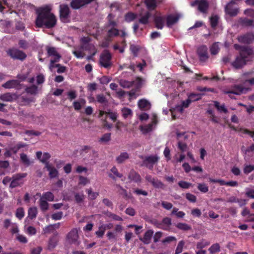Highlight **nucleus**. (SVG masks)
Here are the masks:
<instances>
[{
	"instance_id": "obj_56",
	"label": "nucleus",
	"mask_w": 254,
	"mask_h": 254,
	"mask_svg": "<svg viewBox=\"0 0 254 254\" xmlns=\"http://www.w3.org/2000/svg\"><path fill=\"white\" fill-rule=\"evenodd\" d=\"M143 81L144 80L142 78L140 77H137L135 81H133V85H135L136 88L139 89L141 87Z\"/></svg>"
},
{
	"instance_id": "obj_6",
	"label": "nucleus",
	"mask_w": 254,
	"mask_h": 254,
	"mask_svg": "<svg viewBox=\"0 0 254 254\" xmlns=\"http://www.w3.org/2000/svg\"><path fill=\"white\" fill-rule=\"evenodd\" d=\"M145 180L150 183L152 186L156 189H165V185L156 177H153L150 175H147L145 176Z\"/></svg>"
},
{
	"instance_id": "obj_43",
	"label": "nucleus",
	"mask_w": 254,
	"mask_h": 254,
	"mask_svg": "<svg viewBox=\"0 0 254 254\" xmlns=\"http://www.w3.org/2000/svg\"><path fill=\"white\" fill-rule=\"evenodd\" d=\"M27 176L26 173H18L12 176V179L13 180H16L18 182H22L21 181L22 179L25 178Z\"/></svg>"
},
{
	"instance_id": "obj_34",
	"label": "nucleus",
	"mask_w": 254,
	"mask_h": 254,
	"mask_svg": "<svg viewBox=\"0 0 254 254\" xmlns=\"http://www.w3.org/2000/svg\"><path fill=\"white\" fill-rule=\"evenodd\" d=\"M219 16L217 15H212L210 18V22L212 28H215L218 24Z\"/></svg>"
},
{
	"instance_id": "obj_5",
	"label": "nucleus",
	"mask_w": 254,
	"mask_h": 254,
	"mask_svg": "<svg viewBox=\"0 0 254 254\" xmlns=\"http://www.w3.org/2000/svg\"><path fill=\"white\" fill-rule=\"evenodd\" d=\"M7 54L13 59L21 61H24L27 57L24 52L15 48L8 49L7 51Z\"/></svg>"
},
{
	"instance_id": "obj_41",
	"label": "nucleus",
	"mask_w": 254,
	"mask_h": 254,
	"mask_svg": "<svg viewBox=\"0 0 254 254\" xmlns=\"http://www.w3.org/2000/svg\"><path fill=\"white\" fill-rule=\"evenodd\" d=\"M41 198H43V199L45 200L52 201L54 200V196L51 192L47 191L43 194Z\"/></svg>"
},
{
	"instance_id": "obj_14",
	"label": "nucleus",
	"mask_w": 254,
	"mask_h": 254,
	"mask_svg": "<svg viewBox=\"0 0 254 254\" xmlns=\"http://www.w3.org/2000/svg\"><path fill=\"white\" fill-rule=\"evenodd\" d=\"M244 88L241 85H234L231 89L224 91L225 94H233L240 95L243 93Z\"/></svg>"
},
{
	"instance_id": "obj_59",
	"label": "nucleus",
	"mask_w": 254,
	"mask_h": 254,
	"mask_svg": "<svg viewBox=\"0 0 254 254\" xmlns=\"http://www.w3.org/2000/svg\"><path fill=\"white\" fill-rule=\"evenodd\" d=\"M51 158V155L48 152H45L43 154V157L40 159V161L45 163L46 165L47 163H49L48 160Z\"/></svg>"
},
{
	"instance_id": "obj_4",
	"label": "nucleus",
	"mask_w": 254,
	"mask_h": 254,
	"mask_svg": "<svg viewBox=\"0 0 254 254\" xmlns=\"http://www.w3.org/2000/svg\"><path fill=\"white\" fill-rule=\"evenodd\" d=\"M140 158L143 159L142 165L150 170H152L154 165L157 163L159 159L157 155H150L144 157L141 156Z\"/></svg>"
},
{
	"instance_id": "obj_38",
	"label": "nucleus",
	"mask_w": 254,
	"mask_h": 254,
	"mask_svg": "<svg viewBox=\"0 0 254 254\" xmlns=\"http://www.w3.org/2000/svg\"><path fill=\"white\" fill-rule=\"evenodd\" d=\"M161 222L163 227L166 228V229H163L164 230H168L172 224L171 219L167 217L164 218Z\"/></svg>"
},
{
	"instance_id": "obj_63",
	"label": "nucleus",
	"mask_w": 254,
	"mask_h": 254,
	"mask_svg": "<svg viewBox=\"0 0 254 254\" xmlns=\"http://www.w3.org/2000/svg\"><path fill=\"white\" fill-rule=\"evenodd\" d=\"M63 216V212L62 211H59L55 213L52 215V218L55 220H58L62 219Z\"/></svg>"
},
{
	"instance_id": "obj_61",
	"label": "nucleus",
	"mask_w": 254,
	"mask_h": 254,
	"mask_svg": "<svg viewBox=\"0 0 254 254\" xmlns=\"http://www.w3.org/2000/svg\"><path fill=\"white\" fill-rule=\"evenodd\" d=\"M133 193L136 194L137 195H142L144 196H147L148 195V192L146 190H142L139 189H135L133 190Z\"/></svg>"
},
{
	"instance_id": "obj_10",
	"label": "nucleus",
	"mask_w": 254,
	"mask_h": 254,
	"mask_svg": "<svg viewBox=\"0 0 254 254\" xmlns=\"http://www.w3.org/2000/svg\"><path fill=\"white\" fill-rule=\"evenodd\" d=\"M67 240L70 244L78 246L80 242L78 241V235L77 230L76 229L71 230L67 235Z\"/></svg>"
},
{
	"instance_id": "obj_31",
	"label": "nucleus",
	"mask_w": 254,
	"mask_h": 254,
	"mask_svg": "<svg viewBox=\"0 0 254 254\" xmlns=\"http://www.w3.org/2000/svg\"><path fill=\"white\" fill-rule=\"evenodd\" d=\"M20 161L25 166H29L31 162L30 159L28 158L27 155L23 153L20 154Z\"/></svg>"
},
{
	"instance_id": "obj_44",
	"label": "nucleus",
	"mask_w": 254,
	"mask_h": 254,
	"mask_svg": "<svg viewBox=\"0 0 254 254\" xmlns=\"http://www.w3.org/2000/svg\"><path fill=\"white\" fill-rule=\"evenodd\" d=\"M210 253L214 254L220 251V246L218 243L213 244L208 249Z\"/></svg>"
},
{
	"instance_id": "obj_13",
	"label": "nucleus",
	"mask_w": 254,
	"mask_h": 254,
	"mask_svg": "<svg viewBox=\"0 0 254 254\" xmlns=\"http://www.w3.org/2000/svg\"><path fill=\"white\" fill-rule=\"evenodd\" d=\"M166 15L159 14L154 17L155 27L158 29H162L164 26Z\"/></svg>"
},
{
	"instance_id": "obj_20",
	"label": "nucleus",
	"mask_w": 254,
	"mask_h": 254,
	"mask_svg": "<svg viewBox=\"0 0 254 254\" xmlns=\"http://www.w3.org/2000/svg\"><path fill=\"white\" fill-rule=\"evenodd\" d=\"M17 95L15 93H6L0 96V99L3 101L12 102L16 100Z\"/></svg>"
},
{
	"instance_id": "obj_22",
	"label": "nucleus",
	"mask_w": 254,
	"mask_h": 254,
	"mask_svg": "<svg viewBox=\"0 0 254 254\" xmlns=\"http://www.w3.org/2000/svg\"><path fill=\"white\" fill-rule=\"evenodd\" d=\"M179 16L178 15H173L169 14L166 15V25L168 27H170L176 23L179 20Z\"/></svg>"
},
{
	"instance_id": "obj_60",
	"label": "nucleus",
	"mask_w": 254,
	"mask_h": 254,
	"mask_svg": "<svg viewBox=\"0 0 254 254\" xmlns=\"http://www.w3.org/2000/svg\"><path fill=\"white\" fill-rule=\"evenodd\" d=\"M177 239L175 237L170 236L166 237L162 241L163 244H169L173 241H176Z\"/></svg>"
},
{
	"instance_id": "obj_33",
	"label": "nucleus",
	"mask_w": 254,
	"mask_h": 254,
	"mask_svg": "<svg viewBox=\"0 0 254 254\" xmlns=\"http://www.w3.org/2000/svg\"><path fill=\"white\" fill-rule=\"evenodd\" d=\"M57 242L58 241L56 237L53 236L50 238L48 243V249L50 250L54 249L57 245Z\"/></svg>"
},
{
	"instance_id": "obj_54",
	"label": "nucleus",
	"mask_w": 254,
	"mask_h": 254,
	"mask_svg": "<svg viewBox=\"0 0 254 254\" xmlns=\"http://www.w3.org/2000/svg\"><path fill=\"white\" fill-rule=\"evenodd\" d=\"M123 116L124 118H127L129 116L132 115V112L128 108H124L122 110Z\"/></svg>"
},
{
	"instance_id": "obj_21",
	"label": "nucleus",
	"mask_w": 254,
	"mask_h": 254,
	"mask_svg": "<svg viewBox=\"0 0 254 254\" xmlns=\"http://www.w3.org/2000/svg\"><path fill=\"white\" fill-rule=\"evenodd\" d=\"M153 233L154 231L152 230H148L145 232L143 238H140V241L144 244H149L151 242Z\"/></svg>"
},
{
	"instance_id": "obj_36",
	"label": "nucleus",
	"mask_w": 254,
	"mask_h": 254,
	"mask_svg": "<svg viewBox=\"0 0 254 254\" xmlns=\"http://www.w3.org/2000/svg\"><path fill=\"white\" fill-rule=\"evenodd\" d=\"M25 91L31 95H35L38 92V87L35 85H32L30 86L27 87L25 89Z\"/></svg>"
},
{
	"instance_id": "obj_39",
	"label": "nucleus",
	"mask_w": 254,
	"mask_h": 254,
	"mask_svg": "<svg viewBox=\"0 0 254 254\" xmlns=\"http://www.w3.org/2000/svg\"><path fill=\"white\" fill-rule=\"evenodd\" d=\"M39 205L42 211H46L49 209V203L47 201L40 198L39 200Z\"/></svg>"
},
{
	"instance_id": "obj_3",
	"label": "nucleus",
	"mask_w": 254,
	"mask_h": 254,
	"mask_svg": "<svg viewBox=\"0 0 254 254\" xmlns=\"http://www.w3.org/2000/svg\"><path fill=\"white\" fill-rule=\"evenodd\" d=\"M112 55L109 50H104L100 55L99 63L101 66L107 69H110L112 65Z\"/></svg>"
},
{
	"instance_id": "obj_29",
	"label": "nucleus",
	"mask_w": 254,
	"mask_h": 254,
	"mask_svg": "<svg viewBox=\"0 0 254 254\" xmlns=\"http://www.w3.org/2000/svg\"><path fill=\"white\" fill-rule=\"evenodd\" d=\"M129 158V155L127 152H123L116 158V161L119 164L123 163L126 160Z\"/></svg>"
},
{
	"instance_id": "obj_16",
	"label": "nucleus",
	"mask_w": 254,
	"mask_h": 254,
	"mask_svg": "<svg viewBox=\"0 0 254 254\" xmlns=\"http://www.w3.org/2000/svg\"><path fill=\"white\" fill-rule=\"evenodd\" d=\"M120 35V30L115 27H111L107 31L106 40L108 42L111 41L113 38Z\"/></svg>"
},
{
	"instance_id": "obj_15",
	"label": "nucleus",
	"mask_w": 254,
	"mask_h": 254,
	"mask_svg": "<svg viewBox=\"0 0 254 254\" xmlns=\"http://www.w3.org/2000/svg\"><path fill=\"white\" fill-rule=\"evenodd\" d=\"M209 180L210 182L212 183H219L221 186L226 185L231 187H237L238 185V183L237 181H231L229 182H225L223 180L214 179L210 178H209Z\"/></svg>"
},
{
	"instance_id": "obj_62",
	"label": "nucleus",
	"mask_w": 254,
	"mask_h": 254,
	"mask_svg": "<svg viewBox=\"0 0 254 254\" xmlns=\"http://www.w3.org/2000/svg\"><path fill=\"white\" fill-rule=\"evenodd\" d=\"M97 79H99L101 84H107L111 80L110 78L107 76H103L101 78H98Z\"/></svg>"
},
{
	"instance_id": "obj_19",
	"label": "nucleus",
	"mask_w": 254,
	"mask_h": 254,
	"mask_svg": "<svg viewBox=\"0 0 254 254\" xmlns=\"http://www.w3.org/2000/svg\"><path fill=\"white\" fill-rule=\"evenodd\" d=\"M20 85V82L18 80H10L6 81L2 85V87L6 89L17 88Z\"/></svg>"
},
{
	"instance_id": "obj_57",
	"label": "nucleus",
	"mask_w": 254,
	"mask_h": 254,
	"mask_svg": "<svg viewBox=\"0 0 254 254\" xmlns=\"http://www.w3.org/2000/svg\"><path fill=\"white\" fill-rule=\"evenodd\" d=\"M184 244L185 243L183 241H181L179 242L175 251V254H179L182 252Z\"/></svg>"
},
{
	"instance_id": "obj_18",
	"label": "nucleus",
	"mask_w": 254,
	"mask_h": 254,
	"mask_svg": "<svg viewBox=\"0 0 254 254\" xmlns=\"http://www.w3.org/2000/svg\"><path fill=\"white\" fill-rule=\"evenodd\" d=\"M128 178L131 181L137 183H140L141 180L140 175L133 169L130 171L128 175Z\"/></svg>"
},
{
	"instance_id": "obj_48",
	"label": "nucleus",
	"mask_w": 254,
	"mask_h": 254,
	"mask_svg": "<svg viewBox=\"0 0 254 254\" xmlns=\"http://www.w3.org/2000/svg\"><path fill=\"white\" fill-rule=\"evenodd\" d=\"M209 245L210 242L203 239L197 243L196 248L197 249H202Z\"/></svg>"
},
{
	"instance_id": "obj_24",
	"label": "nucleus",
	"mask_w": 254,
	"mask_h": 254,
	"mask_svg": "<svg viewBox=\"0 0 254 254\" xmlns=\"http://www.w3.org/2000/svg\"><path fill=\"white\" fill-rule=\"evenodd\" d=\"M45 168L49 172V175L51 179L58 177L59 174L58 171L54 167L52 166L49 163H47L46 165H45Z\"/></svg>"
},
{
	"instance_id": "obj_53",
	"label": "nucleus",
	"mask_w": 254,
	"mask_h": 254,
	"mask_svg": "<svg viewBox=\"0 0 254 254\" xmlns=\"http://www.w3.org/2000/svg\"><path fill=\"white\" fill-rule=\"evenodd\" d=\"M88 197L91 200H94L98 196L99 193L93 192L91 189H88L86 190Z\"/></svg>"
},
{
	"instance_id": "obj_28",
	"label": "nucleus",
	"mask_w": 254,
	"mask_h": 254,
	"mask_svg": "<svg viewBox=\"0 0 254 254\" xmlns=\"http://www.w3.org/2000/svg\"><path fill=\"white\" fill-rule=\"evenodd\" d=\"M214 105L217 110L220 113L223 112L225 114H227L228 112L224 104L220 105L218 101H214Z\"/></svg>"
},
{
	"instance_id": "obj_49",
	"label": "nucleus",
	"mask_w": 254,
	"mask_h": 254,
	"mask_svg": "<svg viewBox=\"0 0 254 254\" xmlns=\"http://www.w3.org/2000/svg\"><path fill=\"white\" fill-rule=\"evenodd\" d=\"M145 3L148 9L153 10L156 7L155 0H145Z\"/></svg>"
},
{
	"instance_id": "obj_50",
	"label": "nucleus",
	"mask_w": 254,
	"mask_h": 254,
	"mask_svg": "<svg viewBox=\"0 0 254 254\" xmlns=\"http://www.w3.org/2000/svg\"><path fill=\"white\" fill-rule=\"evenodd\" d=\"M24 211L22 207H19L16 209L15 215L19 220H21L24 216Z\"/></svg>"
},
{
	"instance_id": "obj_8",
	"label": "nucleus",
	"mask_w": 254,
	"mask_h": 254,
	"mask_svg": "<svg viewBox=\"0 0 254 254\" xmlns=\"http://www.w3.org/2000/svg\"><path fill=\"white\" fill-rule=\"evenodd\" d=\"M197 54L201 62L206 61L209 57L208 48L205 45H202L199 47L197 50Z\"/></svg>"
},
{
	"instance_id": "obj_17",
	"label": "nucleus",
	"mask_w": 254,
	"mask_h": 254,
	"mask_svg": "<svg viewBox=\"0 0 254 254\" xmlns=\"http://www.w3.org/2000/svg\"><path fill=\"white\" fill-rule=\"evenodd\" d=\"M238 23L244 27H254V20L247 17H241L238 20Z\"/></svg>"
},
{
	"instance_id": "obj_55",
	"label": "nucleus",
	"mask_w": 254,
	"mask_h": 254,
	"mask_svg": "<svg viewBox=\"0 0 254 254\" xmlns=\"http://www.w3.org/2000/svg\"><path fill=\"white\" fill-rule=\"evenodd\" d=\"M197 189L199 190L203 193L207 192L209 189L208 187L205 184H198L197 186Z\"/></svg>"
},
{
	"instance_id": "obj_25",
	"label": "nucleus",
	"mask_w": 254,
	"mask_h": 254,
	"mask_svg": "<svg viewBox=\"0 0 254 254\" xmlns=\"http://www.w3.org/2000/svg\"><path fill=\"white\" fill-rule=\"evenodd\" d=\"M138 106L141 110H147L150 108V102L146 99H140L138 102Z\"/></svg>"
},
{
	"instance_id": "obj_42",
	"label": "nucleus",
	"mask_w": 254,
	"mask_h": 254,
	"mask_svg": "<svg viewBox=\"0 0 254 254\" xmlns=\"http://www.w3.org/2000/svg\"><path fill=\"white\" fill-rule=\"evenodd\" d=\"M176 227L178 229L183 231H188L191 229L190 226L184 223H179L176 225Z\"/></svg>"
},
{
	"instance_id": "obj_35",
	"label": "nucleus",
	"mask_w": 254,
	"mask_h": 254,
	"mask_svg": "<svg viewBox=\"0 0 254 254\" xmlns=\"http://www.w3.org/2000/svg\"><path fill=\"white\" fill-rule=\"evenodd\" d=\"M220 49L218 46V43H214L210 48L211 54L212 55H217L219 52Z\"/></svg>"
},
{
	"instance_id": "obj_47",
	"label": "nucleus",
	"mask_w": 254,
	"mask_h": 254,
	"mask_svg": "<svg viewBox=\"0 0 254 254\" xmlns=\"http://www.w3.org/2000/svg\"><path fill=\"white\" fill-rule=\"evenodd\" d=\"M106 215L108 217L111 218L114 220L120 221H123V219L122 217L111 212H107L106 213Z\"/></svg>"
},
{
	"instance_id": "obj_32",
	"label": "nucleus",
	"mask_w": 254,
	"mask_h": 254,
	"mask_svg": "<svg viewBox=\"0 0 254 254\" xmlns=\"http://www.w3.org/2000/svg\"><path fill=\"white\" fill-rule=\"evenodd\" d=\"M137 17V14L132 12H128L125 15V20L127 22L133 21Z\"/></svg>"
},
{
	"instance_id": "obj_51",
	"label": "nucleus",
	"mask_w": 254,
	"mask_h": 254,
	"mask_svg": "<svg viewBox=\"0 0 254 254\" xmlns=\"http://www.w3.org/2000/svg\"><path fill=\"white\" fill-rule=\"evenodd\" d=\"M111 139V133H106L104 134L100 138L99 141L102 142H107L109 141Z\"/></svg>"
},
{
	"instance_id": "obj_27",
	"label": "nucleus",
	"mask_w": 254,
	"mask_h": 254,
	"mask_svg": "<svg viewBox=\"0 0 254 254\" xmlns=\"http://www.w3.org/2000/svg\"><path fill=\"white\" fill-rule=\"evenodd\" d=\"M157 121L156 119H154L151 124H149L144 127H140L141 130L144 133H146L152 131L153 125L157 124Z\"/></svg>"
},
{
	"instance_id": "obj_7",
	"label": "nucleus",
	"mask_w": 254,
	"mask_h": 254,
	"mask_svg": "<svg viewBox=\"0 0 254 254\" xmlns=\"http://www.w3.org/2000/svg\"><path fill=\"white\" fill-rule=\"evenodd\" d=\"M235 2L233 0L228 3L225 7V13L231 17L236 16L239 12V9L235 6Z\"/></svg>"
},
{
	"instance_id": "obj_52",
	"label": "nucleus",
	"mask_w": 254,
	"mask_h": 254,
	"mask_svg": "<svg viewBox=\"0 0 254 254\" xmlns=\"http://www.w3.org/2000/svg\"><path fill=\"white\" fill-rule=\"evenodd\" d=\"M178 185L180 187L184 189H188L192 186L191 183L184 181L179 182Z\"/></svg>"
},
{
	"instance_id": "obj_11",
	"label": "nucleus",
	"mask_w": 254,
	"mask_h": 254,
	"mask_svg": "<svg viewBox=\"0 0 254 254\" xmlns=\"http://www.w3.org/2000/svg\"><path fill=\"white\" fill-rule=\"evenodd\" d=\"M198 5V10L204 13L207 12L209 4L207 0H195L191 3L192 6Z\"/></svg>"
},
{
	"instance_id": "obj_37",
	"label": "nucleus",
	"mask_w": 254,
	"mask_h": 254,
	"mask_svg": "<svg viewBox=\"0 0 254 254\" xmlns=\"http://www.w3.org/2000/svg\"><path fill=\"white\" fill-rule=\"evenodd\" d=\"M134 81H129L124 79H121L120 81V85L123 88H129L132 86Z\"/></svg>"
},
{
	"instance_id": "obj_30",
	"label": "nucleus",
	"mask_w": 254,
	"mask_h": 254,
	"mask_svg": "<svg viewBox=\"0 0 254 254\" xmlns=\"http://www.w3.org/2000/svg\"><path fill=\"white\" fill-rule=\"evenodd\" d=\"M203 95L200 93H192L188 96V99L191 102L196 101L201 99Z\"/></svg>"
},
{
	"instance_id": "obj_2",
	"label": "nucleus",
	"mask_w": 254,
	"mask_h": 254,
	"mask_svg": "<svg viewBox=\"0 0 254 254\" xmlns=\"http://www.w3.org/2000/svg\"><path fill=\"white\" fill-rule=\"evenodd\" d=\"M239 55L232 63V65L236 69L242 68L248 62L252 60L253 51L248 46H240Z\"/></svg>"
},
{
	"instance_id": "obj_58",
	"label": "nucleus",
	"mask_w": 254,
	"mask_h": 254,
	"mask_svg": "<svg viewBox=\"0 0 254 254\" xmlns=\"http://www.w3.org/2000/svg\"><path fill=\"white\" fill-rule=\"evenodd\" d=\"M130 50L133 54V56L136 57L139 50V48L138 46L131 45L130 46Z\"/></svg>"
},
{
	"instance_id": "obj_26",
	"label": "nucleus",
	"mask_w": 254,
	"mask_h": 254,
	"mask_svg": "<svg viewBox=\"0 0 254 254\" xmlns=\"http://www.w3.org/2000/svg\"><path fill=\"white\" fill-rule=\"evenodd\" d=\"M239 40L245 43L250 44L254 41V34L248 33L244 35L239 39Z\"/></svg>"
},
{
	"instance_id": "obj_12",
	"label": "nucleus",
	"mask_w": 254,
	"mask_h": 254,
	"mask_svg": "<svg viewBox=\"0 0 254 254\" xmlns=\"http://www.w3.org/2000/svg\"><path fill=\"white\" fill-rule=\"evenodd\" d=\"M70 10L66 4L61 5L60 10V16L62 21L66 22L69 17Z\"/></svg>"
},
{
	"instance_id": "obj_46",
	"label": "nucleus",
	"mask_w": 254,
	"mask_h": 254,
	"mask_svg": "<svg viewBox=\"0 0 254 254\" xmlns=\"http://www.w3.org/2000/svg\"><path fill=\"white\" fill-rule=\"evenodd\" d=\"M97 101L98 103L107 105L108 104V100L106 97L103 94H98L96 96Z\"/></svg>"
},
{
	"instance_id": "obj_64",
	"label": "nucleus",
	"mask_w": 254,
	"mask_h": 254,
	"mask_svg": "<svg viewBox=\"0 0 254 254\" xmlns=\"http://www.w3.org/2000/svg\"><path fill=\"white\" fill-rule=\"evenodd\" d=\"M254 170V166L252 165H246L244 168V173L248 174Z\"/></svg>"
},
{
	"instance_id": "obj_9",
	"label": "nucleus",
	"mask_w": 254,
	"mask_h": 254,
	"mask_svg": "<svg viewBox=\"0 0 254 254\" xmlns=\"http://www.w3.org/2000/svg\"><path fill=\"white\" fill-rule=\"evenodd\" d=\"M47 55L48 57H52V62H59L61 58V56L57 52L56 48L53 47H47Z\"/></svg>"
},
{
	"instance_id": "obj_1",
	"label": "nucleus",
	"mask_w": 254,
	"mask_h": 254,
	"mask_svg": "<svg viewBox=\"0 0 254 254\" xmlns=\"http://www.w3.org/2000/svg\"><path fill=\"white\" fill-rule=\"evenodd\" d=\"M51 8L49 6L40 8L37 11V16L35 24L37 27L52 28L56 25L57 19L55 15L51 12Z\"/></svg>"
},
{
	"instance_id": "obj_40",
	"label": "nucleus",
	"mask_w": 254,
	"mask_h": 254,
	"mask_svg": "<svg viewBox=\"0 0 254 254\" xmlns=\"http://www.w3.org/2000/svg\"><path fill=\"white\" fill-rule=\"evenodd\" d=\"M150 16V13L149 12H146L143 16L139 18V22L143 24H147L148 23V20Z\"/></svg>"
},
{
	"instance_id": "obj_45",
	"label": "nucleus",
	"mask_w": 254,
	"mask_h": 254,
	"mask_svg": "<svg viewBox=\"0 0 254 254\" xmlns=\"http://www.w3.org/2000/svg\"><path fill=\"white\" fill-rule=\"evenodd\" d=\"M37 214V210L36 207H30L28 211V217L31 219L36 218Z\"/></svg>"
},
{
	"instance_id": "obj_23",
	"label": "nucleus",
	"mask_w": 254,
	"mask_h": 254,
	"mask_svg": "<svg viewBox=\"0 0 254 254\" xmlns=\"http://www.w3.org/2000/svg\"><path fill=\"white\" fill-rule=\"evenodd\" d=\"M91 38L89 37H83L80 40L81 43L83 45V48L85 50H89L92 48L95 50V48L93 45L89 44Z\"/></svg>"
}]
</instances>
